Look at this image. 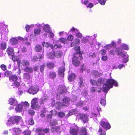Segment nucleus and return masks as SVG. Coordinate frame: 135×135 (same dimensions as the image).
<instances>
[{
	"label": "nucleus",
	"mask_w": 135,
	"mask_h": 135,
	"mask_svg": "<svg viewBox=\"0 0 135 135\" xmlns=\"http://www.w3.org/2000/svg\"><path fill=\"white\" fill-rule=\"evenodd\" d=\"M73 37L72 35H69L68 37V40L70 41H72L73 40Z\"/></svg>",
	"instance_id": "59"
},
{
	"label": "nucleus",
	"mask_w": 135,
	"mask_h": 135,
	"mask_svg": "<svg viewBox=\"0 0 135 135\" xmlns=\"http://www.w3.org/2000/svg\"><path fill=\"white\" fill-rule=\"evenodd\" d=\"M22 106H24L26 107H28L29 106V104L27 102H22L21 103Z\"/></svg>",
	"instance_id": "44"
},
{
	"label": "nucleus",
	"mask_w": 135,
	"mask_h": 135,
	"mask_svg": "<svg viewBox=\"0 0 135 135\" xmlns=\"http://www.w3.org/2000/svg\"><path fill=\"white\" fill-rule=\"evenodd\" d=\"M81 41L82 43H86L89 41V40L85 37H83Z\"/></svg>",
	"instance_id": "62"
},
{
	"label": "nucleus",
	"mask_w": 135,
	"mask_h": 135,
	"mask_svg": "<svg viewBox=\"0 0 135 135\" xmlns=\"http://www.w3.org/2000/svg\"><path fill=\"white\" fill-rule=\"evenodd\" d=\"M21 117L20 116H12L9 118L8 121L14 124L15 123H19L21 120Z\"/></svg>",
	"instance_id": "6"
},
{
	"label": "nucleus",
	"mask_w": 135,
	"mask_h": 135,
	"mask_svg": "<svg viewBox=\"0 0 135 135\" xmlns=\"http://www.w3.org/2000/svg\"><path fill=\"white\" fill-rule=\"evenodd\" d=\"M46 65L47 68L49 69H53L55 67L54 63L51 62H47Z\"/></svg>",
	"instance_id": "20"
},
{
	"label": "nucleus",
	"mask_w": 135,
	"mask_h": 135,
	"mask_svg": "<svg viewBox=\"0 0 135 135\" xmlns=\"http://www.w3.org/2000/svg\"><path fill=\"white\" fill-rule=\"evenodd\" d=\"M0 68L3 71H5L7 69V66L4 64H1L0 65Z\"/></svg>",
	"instance_id": "52"
},
{
	"label": "nucleus",
	"mask_w": 135,
	"mask_h": 135,
	"mask_svg": "<svg viewBox=\"0 0 135 135\" xmlns=\"http://www.w3.org/2000/svg\"><path fill=\"white\" fill-rule=\"evenodd\" d=\"M79 129V127L76 125L70 127L69 131L70 134L71 135H78Z\"/></svg>",
	"instance_id": "7"
},
{
	"label": "nucleus",
	"mask_w": 135,
	"mask_h": 135,
	"mask_svg": "<svg viewBox=\"0 0 135 135\" xmlns=\"http://www.w3.org/2000/svg\"><path fill=\"white\" fill-rule=\"evenodd\" d=\"M10 42L11 44L13 45H15L18 43L17 39L15 37H13L10 40Z\"/></svg>",
	"instance_id": "17"
},
{
	"label": "nucleus",
	"mask_w": 135,
	"mask_h": 135,
	"mask_svg": "<svg viewBox=\"0 0 135 135\" xmlns=\"http://www.w3.org/2000/svg\"><path fill=\"white\" fill-rule=\"evenodd\" d=\"M108 57L106 55H103L102 57V59L104 61H106L108 59Z\"/></svg>",
	"instance_id": "63"
},
{
	"label": "nucleus",
	"mask_w": 135,
	"mask_h": 135,
	"mask_svg": "<svg viewBox=\"0 0 135 135\" xmlns=\"http://www.w3.org/2000/svg\"><path fill=\"white\" fill-rule=\"evenodd\" d=\"M100 125L103 128L107 130L111 128V126L108 122H105L103 120H101L100 123Z\"/></svg>",
	"instance_id": "10"
},
{
	"label": "nucleus",
	"mask_w": 135,
	"mask_h": 135,
	"mask_svg": "<svg viewBox=\"0 0 135 135\" xmlns=\"http://www.w3.org/2000/svg\"><path fill=\"white\" fill-rule=\"evenodd\" d=\"M31 131L29 130H26L24 131L23 133L26 135H30L31 134Z\"/></svg>",
	"instance_id": "54"
},
{
	"label": "nucleus",
	"mask_w": 135,
	"mask_h": 135,
	"mask_svg": "<svg viewBox=\"0 0 135 135\" xmlns=\"http://www.w3.org/2000/svg\"><path fill=\"white\" fill-rule=\"evenodd\" d=\"M76 77L75 74L74 73H71L70 74L68 77L69 80L70 81H74Z\"/></svg>",
	"instance_id": "21"
},
{
	"label": "nucleus",
	"mask_w": 135,
	"mask_h": 135,
	"mask_svg": "<svg viewBox=\"0 0 135 135\" xmlns=\"http://www.w3.org/2000/svg\"><path fill=\"white\" fill-rule=\"evenodd\" d=\"M78 30L74 28L73 27L70 30V31H71V32H75V33H76V32H78Z\"/></svg>",
	"instance_id": "61"
},
{
	"label": "nucleus",
	"mask_w": 135,
	"mask_h": 135,
	"mask_svg": "<svg viewBox=\"0 0 135 135\" xmlns=\"http://www.w3.org/2000/svg\"><path fill=\"white\" fill-rule=\"evenodd\" d=\"M44 30L47 32H49L50 31V28L48 25H45L43 28Z\"/></svg>",
	"instance_id": "34"
},
{
	"label": "nucleus",
	"mask_w": 135,
	"mask_h": 135,
	"mask_svg": "<svg viewBox=\"0 0 135 135\" xmlns=\"http://www.w3.org/2000/svg\"><path fill=\"white\" fill-rule=\"evenodd\" d=\"M65 113L62 112H59L58 114V116L60 118L63 117L65 116Z\"/></svg>",
	"instance_id": "46"
},
{
	"label": "nucleus",
	"mask_w": 135,
	"mask_h": 135,
	"mask_svg": "<svg viewBox=\"0 0 135 135\" xmlns=\"http://www.w3.org/2000/svg\"><path fill=\"white\" fill-rule=\"evenodd\" d=\"M55 57V52H50L48 55V57L49 59H53Z\"/></svg>",
	"instance_id": "31"
},
{
	"label": "nucleus",
	"mask_w": 135,
	"mask_h": 135,
	"mask_svg": "<svg viewBox=\"0 0 135 135\" xmlns=\"http://www.w3.org/2000/svg\"><path fill=\"white\" fill-rule=\"evenodd\" d=\"M20 85V83L17 81H15L13 83V85L16 87H18Z\"/></svg>",
	"instance_id": "48"
},
{
	"label": "nucleus",
	"mask_w": 135,
	"mask_h": 135,
	"mask_svg": "<svg viewBox=\"0 0 135 135\" xmlns=\"http://www.w3.org/2000/svg\"><path fill=\"white\" fill-rule=\"evenodd\" d=\"M73 49L76 51L74 52V55H78V56L80 57V60H83V57L82 55V53L80 51V48L79 46H76L73 48Z\"/></svg>",
	"instance_id": "9"
},
{
	"label": "nucleus",
	"mask_w": 135,
	"mask_h": 135,
	"mask_svg": "<svg viewBox=\"0 0 135 135\" xmlns=\"http://www.w3.org/2000/svg\"><path fill=\"white\" fill-rule=\"evenodd\" d=\"M35 51L37 52H40L42 50V46L39 44H37L34 47Z\"/></svg>",
	"instance_id": "18"
},
{
	"label": "nucleus",
	"mask_w": 135,
	"mask_h": 135,
	"mask_svg": "<svg viewBox=\"0 0 135 135\" xmlns=\"http://www.w3.org/2000/svg\"><path fill=\"white\" fill-rule=\"evenodd\" d=\"M87 129L85 127H82L80 128L79 135H87Z\"/></svg>",
	"instance_id": "16"
},
{
	"label": "nucleus",
	"mask_w": 135,
	"mask_h": 135,
	"mask_svg": "<svg viewBox=\"0 0 135 135\" xmlns=\"http://www.w3.org/2000/svg\"><path fill=\"white\" fill-rule=\"evenodd\" d=\"M115 51L118 55H120L122 57H124L125 56V54L122 52V49L119 47H117L115 49Z\"/></svg>",
	"instance_id": "14"
},
{
	"label": "nucleus",
	"mask_w": 135,
	"mask_h": 135,
	"mask_svg": "<svg viewBox=\"0 0 135 135\" xmlns=\"http://www.w3.org/2000/svg\"><path fill=\"white\" fill-rule=\"evenodd\" d=\"M45 63H43L42 65L40 66L39 68L40 71L41 73H44V71L45 69Z\"/></svg>",
	"instance_id": "38"
},
{
	"label": "nucleus",
	"mask_w": 135,
	"mask_h": 135,
	"mask_svg": "<svg viewBox=\"0 0 135 135\" xmlns=\"http://www.w3.org/2000/svg\"><path fill=\"white\" fill-rule=\"evenodd\" d=\"M52 110L50 112H51V113L50 114H48L46 116V118L47 119H51L52 117Z\"/></svg>",
	"instance_id": "53"
},
{
	"label": "nucleus",
	"mask_w": 135,
	"mask_h": 135,
	"mask_svg": "<svg viewBox=\"0 0 135 135\" xmlns=\"http://www.w3.org/2000/svg\"><path fill=\"white\" fill-rule=\"evenodd\" d=\"M60 129V127L59 126H55L52 127L51 130L53 131H58Z\"/></svg>",
	"instance_id": "45"
},
{
	"label": "nucleus",
	"mask_w": 135,
	"mask_h": 135,
	"mask_svg": "<svg viewBox=\"0 0 135 135\" xmlns=\"http://www.w3.org/2000/svg\"><path fill=\"white\" fill-rule=\"evenodd\" d=\"M38 99L37 98H34L31 100V107L34 109H36L40 107V106L38 104Z\"/></svg>",
	"instance_id": "5"
},
{
	"label": "nucleus",
	"mask_w": 135,
	"mask_h": 135,
	"mask_svg": "<svg viewBox=\"0 0 135 135\" xmlns=\"http://www.w3.org/2000/svg\"><path fill=\"white\" fill-rule=\"evenodd\" d=\"M76 36L79 38H81L82 37V35L81 33L79 32H76Z\"/></svg>",
	"instance_id": "55"
},
{
	"label": "nucleus",
	"mask_w": 135,
	"mask_h": 135,
	"mask_svg": "<svg viewBox=\"0 0 135 135\" xmlns=\"http://www.w3.org/2000/svg\"><path fill=\"white\" fill-rule=\"evenodd\" d=\"M93 75L95 77H97L99 75V73L97 71H94L93 74Z\"/></svg>",
	"instance_id": "64"
},
{
	"label": "nucleus",
	"mask_w": 135,
	"mask_h": 135,
	"mask_svg": "<svg viewBox=\"0 0 135 135\" xmlns=\"http://www.w3.org/2000/svg\"><path fill=\"white\" fill-rule=\"evenodd\" d=\"M57 109L60 110L61 108L64 107L62 105V103H60V102H57L55 103V106Z\"/></svg>",
	"instance_id": "26"
},
{
	"label": "nucleus",
	"mask_w": 135,
	"mask_h": 135,
	"mask_svg": "<svg viewBox=\"0 0 135 135\" xmlns=\"http://www.w3.org/2000/svg\"><path fill=\"white\" fill-rule=\"evenodd\" d=\"M90 84L94 85H97V81L96 80L91 79L90 80Z\"/></svg>",
	"instance_id": "43"
},
{
	"label": "nucleus",
	"mask_w": 135,
	"mask_h": 135,
	"mask_svg": "<svg viewBox=\"0 0 135 135\" xmlns=\"http://www.w3.org/2000/svg\"><path fill=\"white\" fill-rule=\"evenodd\" d=\"M57 91L59 94H63L67 91L66 87L64 85H60L57 89Z\"/></svg>",
	"instance_id": "8"
},
{
	"label": "nucleus",
	"mask_w": 135,
	"mask_h": 135,
	"mask_svg": "<svg viewBox=\"0 0 135 135\" xmlns=\"http://www.w3.org/2000/svg\"><path fill=\"white\" fill-rule=\"evenodd\" d=\"M78 55H74L72 58V64L75 66H79L80 64V61L82 60H80V57Z\"/></svg>",
	"instance_id": "3"
},
{
	"label": "nucleus",
	"mask_w": 135,
	"mask_h": 135,
	"mask_svg": "<svg viewBox=\"0 0 135 135\" xmlns=\"http://www.w3.org/2000/svg\"><path fill=\"white\" fill-rule=\"evenodd\" d=\"M65 70V69L64 66H60L59 68L58 71V74L61 77L63 78L64 75V72Z\"/></svg>",
	"instance_id": "12"
},
{
	"label": "nucleus",
	"mask_w": 135,
	"mask_h": 135,
	"mask_svg": "<svg viewBox=\"0 0 135 135\" xmlns=\"http://www.w3.org/2000/svg\"><path fill=\"white\" fill-rule=\"evenodd\" d=\"M99 135H106V131H104L102 128L100 127L98 130Z\"/></svg>",
	"instance_id": "30"
},
{
	"label": "nucleus",
	"mask_w": 135,
	"mask_h": 135,
	"mask_svg": "<svg viewBox=\"0 0 135 135\" xmlns=\"http://www.w3.org/2000/svg\"><path fill=\"white\" fill-rule=\"evenodd\" d=\"M70 101V98L67 97H64L62 100V105L64 106H67L69 104V102Z\"/></svg>",
	"instance_id": "11"
},
{
	"label": "nucleus",
	"mask_w": 135,
	"mask_h": 135,
	"mask_svg": "<svg viewBox=\"0 0 135 135\" xmlns=\"http://www.w3.org/2000/svg\"><path fill=\"white\" fill-rule=\"evenodd\" d=\"M38 58L37 56L36 55L33 56L31 58V60L32 61L35 62H36L38 61Z\"/></svg>",
	"instance_id": "47"
},
{
	"label": "nucleus",
	"mask_w": 135,
	"mask_h": 135,
	"mask_svg": "<svg viewBox=\"0 0 135 135\" xmlns=\"http://www.w3.org/2000/svg\"><path fill=\"white\" fill-rule=\"evenodd\" d=\"M121 47L122 48V49L124 50H128L129 49L128 46L125 44L122 45Z\"/></svg>",
	"instance_id": "42"
},
{
	"label": "nucleus",
	"mask_w": 135,
	"mask_h": 135,
	"mask_svg": "<svg viewBox=\"0 0 135 135\" xmlns=\"http://www.w3.org/2000/svg\"><path fill=\"white\" fill-rule=\"evenodd\" d=\"M6 52L8 55L9 56H13L15 54V52L13 48L11 47H8L7 48Z\"/></svg>",
	"instance_id": "13"
},
{
	"label": "nucleus",
	"mask_w": 135,
	"mask_h": 135,
	"mask_svg": "<svg viewBox=\"0 0 135 135\" xmlns=\"http://www.w3.org/2000/svg\"><path fill=\"white\" fill-rule=\"evenodd\" d=\"M98 2L102 5H104L105 3V0H98Z\"/></svg>",
	"instance_id": "60"
},
{
	"label": "nucleus",
	"mask_w": 135,
	"mask_h": 135,
	"mask_svg": "<svg viewBox=\"0 0 135 135\" xmlns=\"http://www.w3.org/2000/svg\"><path fill=\"white\" fill-rule=\"evenodd\" d=\"M42 131L45 134L49 133L50 132V129L49 128L46 127Z\"/></svg>",
	"instance_id": "49"
},
{
	"label": "nucleus",
	"mask_w": 135,
	"mask_h": 135,
	"mask_svg": "<svg viewBox=\"0 0 135 135\" xmlns=\"http://www.w3.org/2000/svg\"><path fill=\"white\" fill-rule=\"evenodd\" d=\"M24 69L25 71L30 73H32L33 72V69L30 66H27Z\"/></svg>",
	"instance_id": "27"
},
{
	"label": "nucleus",
	"mask_w": 135,
	"mask_h": 135,
	"mask_svg": "<svg viewBox=\"0 0 135 135\" xmlns=\"http://www.w3.org/2000/svg\"><path fill=\"white\" fill-rule=\"evenodd\" d=\"M17 38L18 40H20V41H25L26 42L28 41V38L26 37L24 38L22 37L19 36Z\"/></svg>",
	"instance_id": "41"
},
{
	"label": "nucleus",
	"mask_w": 135,
	"mask_h": 135,
	"mask_svg": "<svg viewBox=\"0 0 135 135\" xmlns=\"http://www.w3.org/2000/svg\"><path fill=\"white\" fill-rule=\"evenodd\" d=\"M76 116L79 119L82 120L84 123H86L88 121V116L87 114L78 113Z\"/></svg>",
	"instance_id": "2"
},
{
	"label": "nucleus",
	"mask_w": 135,
	"mask_h": 135,
	"mask_svg": "<svg viewBox=\"0 0 135 135\" xmlns=\"http://www.w3.org/2000/svg\"><path fill=\"white\" fill-rule=\"evenodd\" d=\"M100 103L103 106H105L106 104V100L103 99H102Z\"/></svg>",
	"instance_id": "57"
},
{
	"label": "nucleus",
	"mask_w": 135,
	"mask_h": 135,
	"mask_svg": "<svg viewBox=\"0 0 135 135\" xmlns=\"http://www.w3.org/2000/svg\"><path fill=\"white\" fill-rule=\"evenodd\" d=\"M36 132L37 133L41 132L43 131V129L42 128L40 127H37L35 130Z\"/></svg>",
	"instance_id": "58"
},
{
	"label": "nucleus",
	"mask_w": 135,
	"mask_h": 135,
	"mask_svg": "<svg viewBox=\"0 0 135 135\" xmlns=\"http://www.w3.org/2000/svg\"><path fill=\"white\" fill-rule=\"evenodd\" d=\"M28 113L30 115L32 116L35 113V111L31 109H30L28 110Z\"/></svg>",
	"instance_id": "51"
},
{
	"label": "nucleus",
	"mask_w": 135,
	"mask_h": 135,
	"mask_svg": "<svg viewBox=\"0 0 135 135\" xmlns=\"http://www.w3.org/2000/svg\"><path fill=\"white\" fill-rule=\"evenodd\" d=\"M78 85L80 87H82L84 86V79L82 76H79L77 80Z\"/></svg>",
	"instance_id": "15"
},
{
	"label": "nucleus",
	"mask_w": 135,
	"mask_h": 135,
	"mask_svg": "<svg viewBox=\"0 0 135 135\" xmlns=\"http://www.w3.org/2000/svg\"><path fill=\"white\" fill-rule=\"evenodd\" d=\"M7 44L6 43L4 42H3L0 44L1 49L2 50L5 49L6 48Z\"/></svg>",
	"instance_id": "36"
},
{
	"label": "nucleus",
	"mask_w": 135,
	"mask_h": 135,
	"mask_svg": "<svg viewBox=\"0 0 135 135\" xmlns=\"http://www.w3.org/2000/svg\"><path fill=\"white\" fill-rule=\"evenodd\" d=\"M22 109L23 107L22 105L21 104H18L17 105L15 109L17 112H20L22 111Z\"/></svg>",
	"instance_id": "25"
},
{
	"label": "nucleus",
	"mask_w": 135,
	"mask_h": 135,
	"mask_svg": "<svg viewBox=\"0 0 135 135\" xmlns=\"http://www.w3.org/2000/svg\"><path fill=\"white\" fill-rule=\"evenodd\" d=\"M41 30L39 28H36L34 30L33 33L35 36H37L41 32Z\"/></svg>",
	"instance_id": "37"
},
{
	"label": "nucleus",
	"mask_w": 135,
	"mask_h": 135,
	"mask_svg": "<svg viewBox=\"0 0 135 135\" xmlns=\"http://www.w3.org/2000/svg\"><path fill=\"white\" fill-rule=\"evenodd\" d=\"M13 131L16 135H19L21 132V130L19 128H14L13 129Z\"/></svg>",
	"instance_id": "33"
},
{
	"label": "nucleus",
	"mask_w": 135,
	"mask_h": 135,
	"mask_svg": "<svg viewBox=\"0 0 135 135\" xmlns=\"http://www.w3.org/2000/svg\"><path fill=\"white\" fill-rule=\"evenodd\" d=\"M39 88L37 85L31 86L28 89L27 92L33 95L36 94L39 91Z\"/></svg>",
	"instance_id": "4"
},
{
	"label": "nucleus",
	"mask_w": 135,
	"mask_h": 135,
	"mask_svg": "<svg viewBox=\"0 0 135 135\" xmlns=\"http://www.w3.org/2000/svg\"><path fill=\"white\" fill-rule=\"evenodd\" d=\"M75 112V110L74 109L70 111L68 114H67L68 117H69L70 115H73L74 113Z\"/></svg>",
	"instance_id": "50"
},
{
	"label": "nucleus",
	"mask_w": 135,
	"mask_h": 135,
	"mask_svg": "<svg viewBox=\"0 0 135 135\" xmlns=\"http://www.w3.org/2000/svg\"><path fill=\"white\" fill-rule=\"evenodd\" d=\"M104 81V79L102 78H99L97 81V86H101Z\"/></svg>",
	"instance_id": "24"
},
{
	"label": "nucleus",
	"mask_w": 135,
	"mask_h": 135,
	"mask_svg": "<svg viewBox=\"0 0 135 135\" xmlns=\"http://www.w3.org/2000/svg\"><path fill=\"white\" fill-rule=\"evenodd\" d=\"M21 64L24 66H28L29 65L30 63L29 61L26 59L22 60Z\"/></svg>",
	"instance_id": "28"
},
{
	"label": "nucleus",
	"mask_w": 135,
	"mask_h": 135,
	"mask_svg": "<svg viewBox=\"0 0 135 135\" xmlns=\"http://www.w3.org/2000/svg\"><path fill=\"white\" fill-rule=\"evenodd\" d=\"M11 56L12 57L11 58V59L14 62L18 61L19 59L18 57L17 56L15 55V54H13V56Z\"/></svg>",
	"instance_id": "40"
},
{
	"label": "nucleus",
	"mask_w": 135,
	"mask_h": 135,
	"mask_svg": "<svg viewBox=\"0 0 135 135\" xmlns=\"http://www.w3.org/2000/svg\"><path fill=\"white\" fill-rule=\"evenodd\" d=\"M9 103L11 105L15 106L17 104V102L15 99L12 98L9 99Z\"/></svg>",
	"instance_id": "19"
},
{
	"label": "nucleus",
	"mask_w": 135,
	"mask_h": 135,
	"mask_svg": "<svg viewBox=\"0 0 135 135\" xmlns=\"http://www.w3.org/2000/svg\"><path fill=\"white\" fill-rule=\"evenodd\" d=\"M59 41L61 43L64 44H67L68 43V41L67 39L63 37L60 38L59 39Z\"/></svg>",
	"instance_id": "39"
},
{
	"label": "nucleus",
	"mask_w": 135,
	"mask_h": 135,
	"mask_svg": "<svg viewBox=\"0 0 135 135\" xmlns=\"http://www.w3.org/2000/svg\"><path fill=\"white\" fill-rule=\"evenodd\" d=\"M9 80H12L15 82L17 80L18 78L16 75H12L11 77H9Z\"/></svg>",
	"instance_id": "35"
},
{
	"label": "nucleus",
	"mask_w": 135,
	"mask_h": 135,
	"mask_svg": "<svg viewBox=\"0 0 135 135\" xmlns=\"http://www.w3.org/2000/svg\"><path fill=\"white\" fill-rule=\"evenodd\" d=\"M49 76L50 78L54 79L56 76V73L54 71H50L49 74Z\"/></svg>",
	"instance_id": "22"
},
{
	"label": "nucleus",
	"mask_w": 135,
	"mask_h": 135,
	"mask_svg": "<svg viewBox=\"0 0 135 135\" xmlns=\"http://www.w3.org/2000/svg\"><path fill=\"white\" fill-rule=\"evenodd\" d=\"M55 54L56 57L57 58H59L61 57L62 53L61 51H58L55 52Z\"/></svg>",
	"instance_id": "29"
},
{
	"label": "nucleus",
	"mask_w": 135,
	"mask_h": 135,
	"mask_svg": "<svg viewBox=\"0 0 135 135\" xmlns=\"http://www.w3.org/2000/svg\"><path fill=\"white\" fill-rule=\"evenodd\" d=\"M113 85L116 87L118 86L117 82L113 79H108L106 81V83L103 85V91L104 93H107L109 89L112 88Z\"/></svg>",
	"instance_id": "1"
},
{
	"label": "nucleus",
	"mask_w": 135,
	"mask_h": 135,
	"mask_svg": "<svg viewBox=\"0 0 135 135\" xmlns=\"http://www.w3.org/2000/svg\"><path fill=\"white\" fill-rule=\"evenodd\" d=\"M28 124L30 125H33L34 123V122L32 118H30L28 120Z\"/></svg>",
	"instance_id": "56"
},
{
	"label": "nucleus",
	"mask_w": 135,
	"mask_h": 135,
	"mask_svg": "<svg viewBox=\"0 0 135 135\" xmlns=\"http://www.w3.org/2000/svg\"><path fill=\"white\" fill-rule=\"evenodd\" d=\"M12 72L9 70H7L4 73L5 76L7 77H11L12 74Z\"/></svg>",
	"instance_id": "32"
},
{
	"label": "nucleus",
	"mask_w": 135,
	"mask_h": 135,
	"mask_svg": "<svg viewBox=\"0 0 135 135\" xmlns=\"http://www.w3.org/2000/svg\"><path fill=\"white\" fill-rule=\"evenodd\" d=\"M23 79L26 80H29L32 78V76L28 73H25L23 74Z\"/></svg>",
	"instance_id": "23"
}]
</instances>
